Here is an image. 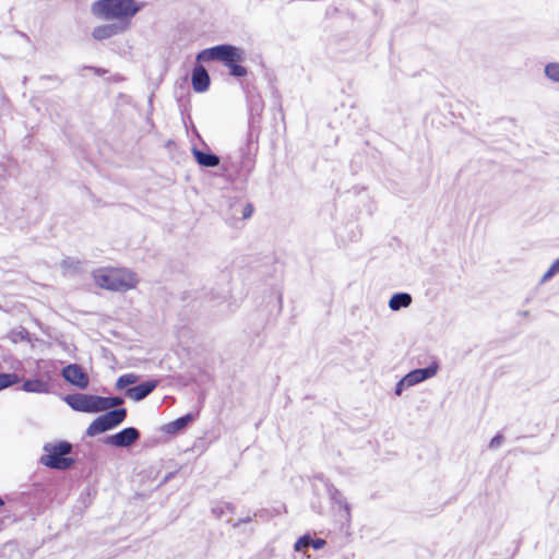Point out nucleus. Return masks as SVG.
Returning <instances> with one entry per match:
<instances>
[{
	"instance_id": "9b49d317",
	"label": "nucleus",
	"mask_w": 559,
	"mask_h": 559,
	"mask_svg": "<svg viewBox=\"0 0 559 559\" xmlns=\"http://www.w3.org/2000/svg\"><path fill=\"white\" fill-rule=\"evenodd\" d=\"M157 380H147L126 390L127 397L133 401H142L148 396L157 386Z\"/></svg>"
},
{
	"instance_id": "aec40b11",
	"label": "nucleus",
	"mask_w": 559,
	"mask_h": 559,
	"mask_svg": "<svg viewBox=\"0 0 559 559\" xmlns=\"http://www.w3.org/2000/svg\"><path fill=\"white\" fill-rule=\"evenodd\" d=\"M139 380V377L134 373H126L118 378L116 382V386L119 390L127 389L129 385H132L136 383Z\"/></svg>"
},
{
	"instance_id": "2eb2a0df",
	"label": "nucleus",
	"mask_w": 559,
	"mask_h": 559,
	"mask_svg": "<svg viewBox=\"0 0 559 559\" xmlns=\"http://www.w3.org/2000/svg\"><path fill=\"white\" fill-rule=\"evenodd\" d=\"M325 545V540L322 538L313 539L310 535H304L297 539L294 545V549L296 551H302L308 547H312L316 550L323 548Z\"/></svg>"
},
{
	"instance_id": "dca6fc26",
	"label": "nucleus",
	"mask_w": 559,
	"mask_h": 559,
	"mask_svg": "<svg viewBox=\"0 0 559 559\" xmlns=\"http://www.w3.org/2000/svg\"><path fill=\"white\" fill-rule=\"evenodd\" d=\"M22 390L28 393L46 394L50 391L48 382L40 379H28L24 381Z\"/></svg>"
},
{
	"instance_id": "f3484780",
	"label": "nucleus",
	"mask_w": 559,
	"mask_h": 559,
	"mask_svg": "<svg viewBox=\"0 0 559 559\" xmlns=\"http://www.w3.org/2000/svg\"><path fill=\"white\" fill-rule=\"evenodd\" d=\"M193 156L198 164L203 167H216L219 164V157L213 153H206L198 148H193Z\"/></svg>"
},
{
	"instance_id": "a211bd4d",
	"label": "nucleus",
	"mask_w": 559,
	"mask_h": 559,
	"mask_svg": "<svg viewBox=\"0 0 559 559\" xmlns=\"http://www.w3.org/2000/svg\"><path fill=\"white\" fill-rule=\"evenodd\" d=\"M412 296L408 293H396L389 300V308L392 311H399L407 308L412 304Z\"/></svg>"
},
{
	"instance_id": "c756f323",
	"label": "nucleus",
	"mask_w": 559,
	"mask_h": 559,
	"mask_svg": "<svg viewBox=\"0 0 559 559\" xmlns=\"http://www.w3.org/2000/svg\"><path fill=\"white\" fill-rule=\"evenodd\" d=\"M252 521V518L251 516H247V518H243V519H239L237 522H235L233 524L234 527H238L239 525L241 524H246V523H250Z\"/></svg>"
},
{
	"instance_id": "bb28decb",
	"label": "nucleus",
	"mask_w": 559,
	"mask_h": 559,
	"mask_svg": "<svg viewBox=\"0 0 559 559\" xmlns=\"http://www.w3.org/2000/svg\"><path fill=\"white\" fill-rule=\"evenodd\" d=\"M79 262L78 261H72L70 259H67V260H63L62 261V267L64 270H73V271H76L79 269Z\"/></svg>"
},
{
	"instance_id": "39448f33",
	"label": "nucleus",
	"mask_w": 559,
	"mask_h": 559,
	"mask_svg": "<svg viewBox=\"0 0 559 559\" xmlns=\"http://www.w3.org/2000/svg\"><path fill=\"white\" fill-rule=\"evenodd\" d=\"M126 408H115L107 411L104 415L98 416L90 424L88 428L86 429V435L88 437H94L98 433L110 430L119 426L126 419Z\"/></svg>"
},
{
	"instance_id": "c85d7f7f",
	"label": "nucleus",
	"mask_w": 559,
	"mask_h": 559,
	"mask_svg": "<svg viewBox=\"0 0 559 559\" xmlns=\"http://www.w3.org/2000/svg\"><path fill=\"white\" fill-rule=\"evenodd\" d=\"M252 212H253V207L250 203H247L245 206H243V210H242V217L243 218H248L252 215Z\"/></svg>"
},
{
	"instance_id": "0eeeda50",
	"label": "nucleus",
	"mask_w": 559,
	"mask_h": 559,
	"mask_svg": "<svg viewBox=\"0 0 559 559\" xmlns=\"http://www.w3.org/2000/svg\"><path fill=\"white\" fill-rule=\"evenodd\" d=\"M328 495L332 502V508L336 510V515L342 525L349 526L352 522L350 507L344 495L333 485L328 486Z\"/></svg>"
},
{
	"instance_id": "a878e982",
	"label": "nucleus",
	"mask_w": 559,
	"mask_h": 559,
	"mask_svg": "<svg viewBox=\"0 0 559 559\" xmlns=\"http://www.w3.org/2000/svg\"><path fill=\"white\" fill-rule=\"evenodd\" d=\"M504 437L501 433H497L489 442L488 447L490 450H497L503 443Z\"/></svg>"
},
{
	"instance_id": "7ed1b4c3",
	"label": "nucleus",
	"mask_w": 559,
	"mask_h": 559,
	"mask_svg": "<svg viewBox=\"0 0 559 559\" xmlns=\"http://www.w3.org/2000/svg\"><path fill=\"white\" fill-rule=\"evenodd\" d=\"M72 449V444L68 441H60L56 444L47 443L44 447L46 454L40 457V463L55 469H68L74 463L73 459L67 457Z\"/></svg>"
},
{
	"instance_id": "f03ea898",
	"label": "nucleus",
	"mask_w": 559,
	"mask_h": 559,
	"mask_svg": "<svg viewBox=\"0 0 559 559\" xmlns=\"http://www.w3.org/2000/svg\"><path fill=\"white\" fill-rule=\"evenodd\" d=\"M93 278L99 287L114 292L130 290L139 282L135 273L127 269H98Z\"/></svg>"
},
{
	"instance_id": "ddd939ff",
	"label": "nucleus",
	"mask_w": 559,
	"mask_h": 559,
	"mask_svg": "<svg viewBox=\"0 0 559 559\" xmlns=\"http://www.w3.org/2000/svg\"><path fill=\"white\" fill-rule=\"evenodd\" d=\"M192 87L198 93L205 92L210 86V75L202 66H195L191 76Z\"/></svg>"
},
{
	"instance_id": "f257e3e1",
	"label": "nucleus",
	"mask_w": 559,
	"mask_h": 559,
	"mask_svg": "<svg viewBox=\"0 0 559 559\" xmlns=\"http://www.w3.org/2000/svg\"><path fill=\"white\" fill-rule=\"evenodd\" d=\"M141 8L136 0H98L93 3L92 12L104 20L124 21L133 17Z\"/></svg>"
},
{
	"instance_id": "423d86ee",
	"label": "nucleus",
	"mask_w": 559,
	"mask_h": 559,
	"mask_svg": "<svg viewBox=\"0 0 559 559\" xmlns=\"http://www.w3.org/2000/svg\"><path fill=\"white\" fill-rule=\"evenodd\" d=\"M67 404L74 411L83 413L100 412V396L83 393L70 394L66 397Z\"/></svg>"
},
{
	"instance_id": "6e6552de",
	"label": "nucleus",
	"mask_w": 559,
	"mask_h": 559,
	"mask_svg": "<svg viewBox=\"0 0 559 559\" xmlns=\"http://www.w3.org/2000/svg\"><path fill=\"white\" fill-rule=\"evenodd\" d=\"M140 438V431L134 427H127L115 435L107 436L104 439L105 444L117 448H128L136 442Z\"/></svg>"
},
{
	"instance_id": "412c9836",
	"label": "nucleus",
	"mask_w": 559,
	"mask_h": 559,
	"mask_svg": "<svg viewBox=\"0 0 559 559\" xmlns=\"http://www.w3.org/2000/svg\"><path fill=\"white\" fill-rule=\"evenodd\" d=\"M235 507L229 502H218L212 507V513L216 518H222L226 513H234Z\"/></svg>"
},
{
	"instance_id": "6ab92c4d",
	"label": "nucleus",
	"mask_w": 559,
	"mask_h": 559,
	"mask_svg": "<svg viewBox=\"0 0 559 559\" xmlns=\"http://www.w3.org/2000/svg\"><path fill=\"white\" fill-rule=\"evenodd\" d=\"M100 412L109 411L112 407H117L123 403V399L120 396H100Z\"/></svg>"
},
{
	"instance_id": "b1692460",
	"label": "nucleus",
	"mask_w": 559,
	"mask_h": 559,
	"mask_svg": "<svg viewBox=\"0 0 559 559\" xmlns=\"http://www.w3.org/2000/svg\"><path fill=\"white\" fill-rule=\"evenodd\" d=\"M559 273V258L552 262L547 272L543 275L540 282L546 283Z\"/></svg>"
},
{
	"instance_id": "9d476101",
	"label": "nucleus",
	"mask_w": 559,
	"mask_h": 559,
	"mask_svg": "<svg viewBox=\"0 0 559 559\" xmlns=\"http://www.w3.org/2000/svg\"><path fill=\"white\" fill-rule=\"evenodd\" d=\"M62 377L66 381L79 389L84 390L88 386V376L83 371L82 367L76 364L66 366L62 369Z\"/></svg>"
},
{
	"instance_id": "20e7f679",
	"label": "nucleus",
	"mask_w": 559,
	"mask_h": 559,
	"mask_svg": "<svg viewBox=\"0 0 559 559\" xmlns=\"http://www.w3.org/2000/svg\"><path fill=\"white\" fill-rule=\"evenodd\" d=\"M197 60L199 62L222 61L228 66L230 62H241L243 60V50L228 44L217 45L201 50L197 56Z\"/></svg>"
},
{
	"instance_id": "393cba45",
	"label": "nucleus",
	"mask_w": 559,
	"mask_h": 559,
	"mask_svg": "<svg viewBox=\"0 0 559 559\" xmlns=\"http://www.w3.org/2000/svg\"><path fill=\"white\" fill-rule=\"evenodd\" d=\"M227 67L229 68L230 75L233 76L242 78L247 75V69L238 64V62H230Z\"/></svg>"
},
{
	"instance_id": "4be33fe9",
	"label": "nucleus",
	"mask_w": 559,
	"mask_h": 559,
	"mask_svg": "<svg viewBox=\"0 0 559 559\" xmlns=\"http://www.w3.org/2000/svg\"><path fill=\"white\" fill-rule=\"evenodd\" d=\"M20 382L16 373H0V390L7 389Z\"/></svg>"
},
{
	"instance_id": "f8f14e48",
	"label": "nucleus",
	"mask_w": 559,
	"mask_h": 559,
	"mask_svg": "<svg viewBox=\"0 0 559 559\" xmlns=\"http://www.w3.org/2000/svg\"><path fill=\"white\" fill-rule=\"evenodd\" d=\"M127 28H128V24L122 25V24L112 23V24L99 25L93 29L92 36L96 40H104V39H108V38L117 35L119 33L124 32Z\"/></svg>"
},
{
	"instance_id": "7c9ffc66",
	"label": "nucleus",
	"mask_w": 559,
	"mask_h": 559,
	"mask_svg": "<svg viewBox=\"0 0 559 559\" xmlns=\"http://www.w3.org/2000/svg\"><path fill=\"white\" fill-rule=\"evenodd\" d=\"M4 504L3 499L0 497V507Z\"/></svg>"
},
{
	"instance_id": "1a4fd4ad",
	"label": "nucleus",
	"mask_w": 559,
	"mask_h": 559,
	"mask_svg": "<svg viewBox=\"0 0 559 559\" xmlns=\"http://www.w3.org/2000/svg\"><path fill=\"white\" fill-rule=\"evenodd\" d=\"M438 370H439V365L437 361H433L426 368L414 369V370L409 371L408 373H406L403 377L404 378L403 383H406V385L409 388L414 386L418 383L424 382L425 380H428V379L435 377L437 374Z\"/></svg>"
},
{
	"instance_id": "5701e85b",
	"label": "nucleus",
	"mask_w": 559,
	"mask_h": 559,
	"mask_svg": "<svg viewBox=\"0 0 559 559\" xmlns=\"http://www.w3.org/2000/svg\"><path fill=\"white\" fill-rule=\"evenodd\" d=\"M545 75L552 82L559 83V62H550L545 66Z\"/></svg>"
},
{
	"instance_id": "4468645a",
	"label": "nucleus",
	"mask_w": 559,
	"mask_h": 559,
	"mask_svg": "<svg viewBox=\"0 0 559 559\" xmlns=\"http://www.w3.org/2000/svg\"><path fill=\"white\" fill-rule=\"evenodd\" d=\"M192 420H193V415L187 414L185 416H181V417L166 424L162 430L165 433L175 435V433L183 430Z\"/></svg>"
},
{
	"instance_id": "cd10ccee",
	"label": "nucleus",
	"mask_w": 559,
	"mask_h": 559,
	"mask_svg": "<svg viewBox=\"0 0 559 559\" xmlns=\"http://www.w3.org/2000/svg\"><path fill=\"white\" fill-rule=\"evenodd\" d=\"M403 382H404V378H402V379L396 383V385H395V390H394V393H395L396 395H401V394L403 393L404 389L408 388V386L406 385V383H403Z\"/></svg>"
}]
</instances>
